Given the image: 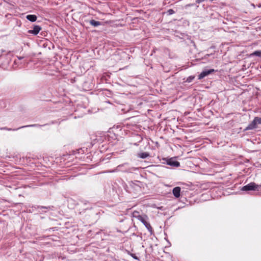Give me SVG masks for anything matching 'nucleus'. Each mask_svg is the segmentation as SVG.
Masks as SVG:
<instances>
[{
	"mask_svg": "<svg viewBox=\"0 0 261 261\" xmlns=\"http://www.w3.org/2000/svg\"><path fill=\"white\" fill-rule=\"evenodd\" d=\"M133 216L136 217L139 221H140L149 231H152V228L149 223L148 222V217L146 215L142 216L139 215V213L135 212L133 213Z\"/></svg>",
	"mask_w": 261,
	"mask_h": 261,
	"instance_id": "obj_1",
	"label": "nucleus"
},
{
	"mask_svg": "<svg viewBox=\"0 0 261 261\" xmlns=\"http://www.w3.org/2000/svg\"><path fill=\"white\" fill-rule=\"evenodd\" d=\"M258 124H261V118L255 117L253 121L245 128V130H251L256 128Z\"/></svg>",
	"mask_w": 261,
	"mask_h": 261,
	"instance_id": "obj_2",
	"label": "nucleus"
},
{
	"mask_svg": "<svg viewBox=\"0 0 261 261\" xmlns=\"http://www.w3.org/2000/svg\"><path fill=\"white\" fill-rule=\"evenodd\" d=\"M214 69H210L203 71L201 73L198 75V79L201 80L204 78L205 76L209 75L210 74L214 72Z\"/></svg>",
	"mask_w": 261,
	"mask_h": 261,
	"instance_id": "obj_3",
	"label": "nucleus"
},
{
	"mask_svg": "<svg viewBox=\"0 0 261 261\" xmlns=\"http://www.w3.org/2000/svg\"><path fill=\"white\" fill-rule=\"evenodd\" d=\"M41 29V28L39 25H35L33 26V29L29 30L28 33L36 35L39 33Z\"/></svg>",
	"mask_w": 261,
	"mask_h": 261,
	"instance_id": "obj_4",
	"label": "nucleus"
},
{
	"mask_svg": "<svg viewBox=\"0 0 261 261\" xmlns=\"http://www.w3.org/2000/svg\"><path fill=\"white\" fill-rule=\"evenodd\" d=\"M167 164L171 166L178 167L180 166V163L179 162L173 160L172 159H170L167 161Z\"/></svg>",
	"mask_w": 261,
	"mask_h": 261,
	"instance_id": "obj_5",
	"label": "nucleus"
},
{
	"mask_svg": "<svg viewBox=\"0 0 261 261\" xmlns=\"http://www.w3.org/2000/svg\"><path fill=\"white\" fill-rule=\"evenodd\" d=\"M180 188L179 187H176L173 188L172 192L173 194L176 198H179L180 195Z\"/></svg>",
	"mask_w": 261,
	"mask_h": 261,
	"instance_id": "obj_6",
	"label": "nucleus"
},
{
	"mask_svg": "<svg viewBox=\"0 0 261 261\" xmlns=\"http://www.w3.org/2000/svg\"><path fill=\"white\" fill-rule=\"evenodd\" d=\"M89 22L91 25H92L95 27H98V26L101 25V22L98 21H96L94 19L89 20Z\"/></svg>",
	"mask_w": 261,
	"mask_h": 261,
	"instance_id": "obj_7",
	"label": "nucleus"
},
{
	"mask_svg": "<svg viewBox=\"0 0 261 261\" xmlns=\"http://www.w3.org/2000/svg\"><path fill=\"white\" fill-rule=\"evenodd\" d=\"M26 18L31 22H35L37 20V16L35 15H28Z\"/></svg>",
	"mask_w": 261,
	"mask_h": 261,
	"instance_id": "obj_8",
	"label": "nucleus"
},
{
	"mask_svg": "<svg viewBox=\"0 0 261 261\" xmlns=\"http://www.w3.org/2000/svg\"><path fill=\"white\" fill-rule=\"evenodd\" d=\"M36 208L42 210V209H46L47 210H52L54 208L53 206H40V205H36V206H35Z\"/></svg>",
	"mask_w": 261,
	"mask_h": 261,
	"instance_id": "obj_9",
	"label": "nucleus"
},
{
	"mask_svg": "<svg viewBox=\"0 0 261 261\" xmlns=\"http://www.w3.org/2000/svg\"><path fill=\"white\" fill-rule=\"evenodd\" d=\"M149 156V154L148 152H144L138 153V156L141 159H146Z\"/></svg>",
	"mask_w": 261,
	"mask_h": 261,
	"instance_id": "obj_10",
	"label": "nucleus"
},
{
	"mask_svg": "<svg viewBox=\"0 0 261 261\" xmlns=\"http://www.w3.org/2000/svg\"><path fill=\"white\" fill-rule=\"evenodd\" d=\"M251 56H257L261 57V50H256L252 53L251 55Z\"/></svg>",
	"mask_w": 261,
	"mask_h": 261,
	"instance_id": "obj_11",
	"label": "nucleus"
},
{
	"mask_svg": "<svg viewBox=\"0 0 261 261\" xmlns=\"http://www.w3.org/2000/svg\"><path fill=\"white\" fill-rule=\"evenodd\" d=\"M40 126L41 125H39V124H31V125H26V126H21V127H19V128H23V127H39V126Z\"/></svg>",
	"mask_w": 261,
	"mask_h": 261,
	"instance_id": "obj_12",
	"label": "nucleus"
},
{
	"mask_svg": "<svg viewBox=\"0 0 261 261\" xmlns=\"http://www.w3.org/2000/svg\"><path fill=\"white\" fill-rule=\"evenodd\" d=\"M194 77H194V76H189V77L187 78V80H186V82H188V83H190V82H191L193 80V79H194Z\"/></svg>",
	"mask_w": 261,
	"mask_h": 261,
	"instance_id": "obj_13",
	"label": "nucleus"
},
{
	"mask_svg": "<svg viewBox=\"0 0 261 261\" xmlns=\"http://www.w3.org/2000/svg\"><path fill=\"white\" fill-rule=\"evenodd\" d=\"M18 129V128H17V129H13V130H17ZM0 129H1V130H12V128H8L7 127H1V128H0Z\"/></svg>",
	"mask_w": 261,
	"mask_h": 261,
	"instance_id": "obj_14",
	"label": "nucleus"
},
{
	"mask_svg": "<svg viewBox=\"0 0 261 261\" xmlns=\"http://www.w3.org/2000/svg\"><path fill=\"white\" fill-rule=\"evenodd\" d=\"M168 13H169V14L171 15V14H172L174 13V11L172 9H169L168 11Z\"/></svg>",
	"mask_w": 261,
	"mask_h": 261,
	"instance_id": "obj_15",
	"label": "nucleus"
},
{
	"mask_svg": "<svg viewBox=\"0 0 261 261\" xmlns=\"http://www.w3.org/2000/svg\"><path fill=\"white\" fill-rule=\"evenodd\" d=\"M131 255H132V256L134 258H135V259H138V258H137V257L135 255V254H132Z\"/></svg>",
	"mask_w": 261,
	"mask_h": 261,
	"instance_id": "obj_16",
	"label": "nucleus"
},
{
	"mask_svg": "<svg viewBox=\"0 0 261 261\" xmlns=\"http://www.w3.org/2000/svg\"><path fill=\"white\" fill-rule=\"evenodd\" d=\"M18 60H20L24 58V57H17Z\"/></svg>",
	"mask_w": 261,
	"mask_h": 261,
	"instance_id": "obj_17",
	"label": "nucleus"
},
{
	"mask_svg": "<svg viewBox=\"0 0 261 261\" xmlns=\"http://www.w3.org/2000/svg\"><path fill=\"white\" fill-rule=\"evenodd\" d=\"M117 171V169H115V170H112V171H109V172H115V171Z\"/></svg>",
	"mask_w": 261,
	"mask_h": 261,
	"instance_id": "obj_18",
	"label": "nucleus"
},
{
	"mask_svg": "<svg viewBox=\"0 0 261 261\" xmlns=\"http://www.w3.org/2000/svg\"><path fill=\"white\" fill-rule=\"evenodd\" d=\"M122 166V165H120L117 166V168H119L120 167H121Z\"/></svg>",
	"mask_w": 261,
	"mask_h": 261,
	"instance_id": "obj_19",
	"label": "nucleus"
},
{
	"mask_svg": "<svg viewBox=\"0 0 261 261\" xmlns=\"http://www.w3.org/2000/svg\"><path fill=\"white\" fill-rule=\"evenodd\" d=\"M188 6H193V4H189V5H188Z\"/></svg>",
	"mask_w": 261,
	"mask_h": 261,
	"instance_id": "obj_20",
	"label": "nucleus"
},
{
	"mask_svg": "<svg viewBox=\"0 0 261 261\" xmlns=\"http://www.w3.org/2000/svg\"><path fill=\"white\" fill-rule=\"evenodd\" d=\"M258 6V7H261V4H259Z\"/></svg>",
	"mask_w": 261,
	"mask_h": 261,
	"instance_id": "obj_21",
	"label": "nucleus"
},
{
	"mask_svg": "<svg viewBox=\"0 0 261 261\" xmlns=\"http://www.w3.org/2000/svg\"><path fill=\"white\" fill-rule=\"evenodd\" d=\"M42 212L46 213V211H42Z\"/></svg>",
	"mask_w": 261,
	"mask_h": 261,
	"instance_id": "obj_22",
	"label": "nucleus"
}]
</instances>
